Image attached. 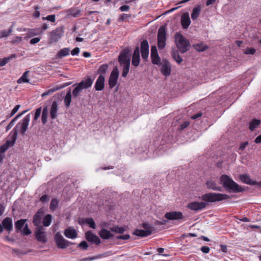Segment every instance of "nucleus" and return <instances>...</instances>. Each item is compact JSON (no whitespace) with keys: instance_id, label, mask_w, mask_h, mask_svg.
Returning <instances> with one entry per match:
<instances>
[{"instance_id":"774afa93","label":"nucleus","mask_w":261,"mask_h":261,"mask_svg":"<svg viewBox=\"0 0 261 261\" xmlns=\"http://www.w3.org/2000/svg\"><path fill=\"white\" fill-rule=\"evenodd\" d=\"M40 40V38H39V37H36V38H32L30 42L31 44H35L38 42H39Z\"/></svg>"},{"instance_id":"b1692460","label":"nucleus","mask_w":261,"mask_h":261,"mask_svg":"<svg viewBox=\"0 0 261 261\" xmlns=\"http://www.w3.org/2000/svg\"><path fill=\"white\" fill-rule=\"evenodd\" d=\"M161 73L166 76L170 75L171 72V67L170 63L168 62H165L161 69Z\"/></svg>"},{"instance_id":"aec40b11","label":"nucleus","mask_w":261,"mask_h":261,"mask_svg":"<svg viewBox=\"0 0 261 261\" xmlns=\"http://www.w3.org/2000/svg\"><path fill=\"white\" fill-rule=\"evenodd\" d=\"M3 228L9 232L13 229L12 219L10 217H6L2 221Z\"/></svg>"},{"instance_id":"f704fd0d","label":"nucleus","mask_w":261,"mask_h":261,"mask_svg":"<svg viewBox=\"0 0 261 261\" xmlns=\"http://www.w3.org/2000/svg\"><path fill=\"white\" fill-rule=\"evenodd\" d=\"M16 57V54H12L8 57H6L3 59H0V67L5 66L7 63L11 61L13 58Z\"/></svg>"},{"instance_id":"09e8293b","label":"nucleus","mask_w":261,"mask_h":261,"mask_svg":"<svg viewBox=\"0 0 261 261\" xmlns=\"http://www.w3.org/2000/svg\"><path fill=\"white\" fill-rule=\"evenodd\" d=\"M89 247V245L87 242L85 241H82L79 244L77 245V247H79L82 249L84 250H86Z\"/></svg>"},{"instance_id":"864d4df0","label":"nucleus","mask_w":261,"mask_h":261,"mask_svg":"<svg viewBox=\"0 0 261 261\" xmlns=\"http://www.w3.org/2000/svg\"><path fill=\"white\" fill-rule=\"evenodd\" d=\"M131 15L128 14H122L120 15L119 20L120 21H123L130 18Z\"/></svg>"},{"instance_id":"5fc2aeb1","label":"nucleus","mask_w":261,"mask_h":261,"mask_svg":"<svg viewBox=\"0 0 261 261\" xmlns=\"http://www.w3.org/2000/svg\"><path fill=\"white\" fill-rule=\"evenodd\" d=\"M41 111H42L41 107H39L36 110L34 118V121L37 120L38 119V118L40 117Z\"/></svg>"},{"instance_id":"1a4fd4ad","label":"nucleus","mask_w":261,"mask_h":261,"mask_svg":"<svg viewBox=\"0 0 261 261\" xmlns=\"http://www.w3.org/2000/svg\"><path fill=\"white\" fill-rule=\"evenodd\" d=\"M55 241L59 248L65 249L70 245L74 243L65 240L60 232H57L55 236Z\"/></svg>"},{"instance_id":"a19ab883","label":"nucleus","mask_w":261,"mask_h":261,"mask_svg":"<svg viewBox=\"0 0 261 261\" xmlns=\"http://www.w3.org/2000/svg\"><path fill=\"white\" fill-rule=\"evenodd\" d=\"M29 71H26L23 73L22 75L18 80L17 83L19 84L22 83H29V80L28 79Z\"/></svg>"},{"instance_id":"4468645a","label":"nucleus","mask_w":261,"mask_h":261,"mask_svg":"<svg viewBox=\"0 0 261 261\" xmlns=\"http://www.w3.org/2000/svg\"><path fill=\"white\" fill-rule=\"evenodd\" d=\"M85 238L87 241L92 243H94L96 245H99L101 243V241L98 237L93 233L90 230H89L85 233Z\"/></svg>"},{"instance_id":"9b49d317","label":"nucleus","mask_w":261,"mask_h":261,"mask_svg":"<svg viewBox=\"0 0 261 261\" xmlns=\"http://www.w3.org/2000/svg\"><path fill=\"white\" fill-rule=\"evenodd\" d=\"M35 237L39 242L45 243L47 241L46 237L44 233V229L42 226H40L36 228Z\"/></svg>"},{"instance_id":"c9c22d12","label":"nucleus","mask_w":261,"mask_h":261,"mask_svg":"<svg viewBox=\"0 0 261 261\" xmlns=\"http://www.w3.org/2000/svg\"><path fill=\"white\" fill-rule=\"evenodd\" d=\"M71 98L72 95L71 93L70 90H69L66 93V95L64 99V102L66 108H69V106H70V103L71 102Z\"/></svg>"},{"instance_id":"e433bc0d","label":"nucleus","mask_w":261,"mask_h":261,"mask_svg":"<svg viewBox=\"0 0 261 261\" xmlns=\"http://www.w3.org/2000/svg\"><path fill=\"white\" fill-rule=\"evenodd\" d=\"M40 34L39 29H30L27 33L25 34L26 36L25 38L26 39L30 38L33 37L34 36Z\"/></svg>"},{"instance_id":"4be33fe9","label":"nucleus","mask_w":261,"mask_h":261,"mask_svg":"<svg viewBox=\"0 0 261 261\" xmlns=\"http://www.w3.org/2000/svg\"><path fill=\"white\" fill-rule=\"evenodd\" d=\"M191 23L190 18L188 13H184L181 18V24L184 29H187Z\"/></svg>"},{"instance_id":"79ce46f5","label":"nucleus","mask_w":261,"mask_h":261,"mask_svg":"<svg viewBox=\"0 0 261 261\" xmlns=\"http://www.w3.org/2000/svg\"><path fill=\"white\" fill-rule=\"evenodd\" d=\"M172 56L176 63L178 64L181 63L183 61L182 58L180 56L178 51H174L172 54Z\"/></svg>"},{"instance_id":"e2e57ef3","label":"nucleus","mask_w":261,"mask_h":261,"mask_svg":"<svg viewBox=\"0 0 261 261\" xmlns=\"http://www.w3.org/2000/svg\"><path fill=\"white\" fill-rule=\"evenodd\" d=\"M80 48L77 47L74 48L73 49H72L71 50V54L72 56L78 55L80 53Z\"/></svg>"},{"instance_id":"f8f14e48","label":"nucleus","mask_w":261,"mask_h":261,"mask_svg":"<svg viewBox=\"0 0 261 261\" xmlns=\"http://www.w3.org/2000/svg\"><path fill=\"white\" fill-rule=\"evenodd\" d=\"M240 179L244 183L253 186L257 185L258 188L261 189V181L252 180L247 174H241L240 175Z\"/></svg>"},{"instance_id":"6e6d98bb","label":"nucleus","mask_w":261,"mask_h":261,"mask_svg":"<svg viewBox=\"0 0 261 261\" xmlns=\"http://www.w3.org/2000/svg\"><path fill=\"white\" fill-rule=\"evenodd\" d=\"M112 254V253L111 251H107L102 254H100L97 255L95 256V257H96V259H98L99 258L107 257V256L111 255Z\"/></svg>"},{"instance_id":"423d86ee","label":"nucleus","mask_w":261,"mask_h":261,"mask_svg":"<svg viewBox=\"0 0 261 261\" xmlns=\"http://www.w3.org/2000/svg\"><path fill=\"white\" fill-rule=\"evenodd\" d=\"M175 40L176 46L181 54H184L189 50L190 46V42L181 34L176 33Z\"/></svg>"},{"instance_id":"2f4dec72","label":"nucleus","mask_w":261,"mask_h":261,"mask_svg":"<svg viewBox=\"0 0 261 261\" xmlns=\"http://www.w3.org/2000/svg\"><path fill=\"white\" fill-rule=\"evenodd\" d=\"M25 219H20L15 222V226L17 232L22 230L23 227L25 225Z\"/></svg>"},{"instance_id":"f257e3e1","label":"nucleus","mask_w":261,"mask_h":261,"mask_svg":"<svg viewBox=\"0 0 261 261\" xmlns=\"http://www.w3.org/2000/svg\"><path fill=\"white\" fill-rule=\"evenodd\" d=\"M229 196L225 194L208 193L202 195L201 199L203 202H192L188 204V208L189 209L198 211L205 208L208 202H215L227 199Z\"/></svg>"},{"instance_id":"338daca9","label":"nucleus","mask_w":261,"mask_h":261,"mask_svg":"<svg viewBox=\"0 0 261 261\" xmlns=\"http://www.w3.org/2000/svg\"><path fill=\"white\" fill-rule=\"evenodd\" d=\"M200 250L204 253H208L210 251V248L208 246H203L201 247Z\"/></svg>"},{"instance_id":"ea45409f","label":"nucleus","mask_w":261,"mask_h":261,"mask_svg":"<svg viewBox=\"0 0 261 261\" xmlns=\"http://www.w3.org/2000/svg\"><path fill=\"white\" fill-rule=\"evenodd\" d=\"M52 220V216L50 214H47L43 219V225L45 227L49 226Z\"/></svg>"},{"instance_id":"6e6552de","label":"nucleus","mask_w":261,"mask_h":261,"mask_svg":"<svg viewBox=\"0 0 261 261\" xmlns=\"http://www.w3.org/2000/svg\"><path fill=\"white\" fill-rule=\"evenodd\" d=\"M64 33V28L63 27H60L56 28L50 33L48 43L52 44L57 42L63 36Z\"/></svg>"},{"instance_id":"49530a36","label":"nucleus","mask_w":261,"mask_h":261,"mask_svg":"<svg viewBox=\"0 0 261 261\" xmlns=\"http://www.w3.org/2000/svg\"><path fill=\"white\" fill-rule=\"evenodd\" d=\"M59 90V88H57V86L53 88H51V89H48L47 91H46V92H44L42 94V97H44L47 95H50V94H51L52 93L57 91Z\"/></svg>"},{"instance_id":"72a5a7b5","label":"nucleus","mask_w":261,"mask_h":261,"mask_svg":"<svg viewBox=\"0 0 261 261\" xmlns=\"http://www.w3.org/2000/svg\"><path fill=\"white\" fill-rule=\"evenodd\" d=\"M73 86H75V88L72 91V96L74 98L80 95L81 93L84 89L82 88L79 85H78V84H75L73 85Z\"/></svg>"},{"instance_id":"412c9836","label":"nucleus","mask_w":261,"mask_h":261,"mask_svg":"<svg viewBox=\"0 0 261 261\" xmlns=\"http://www.w3.org/2000/svg\"><path fill=\"white\" fill-rule=\"evenodd\" d=\"M205 185L208 189L218 191H222V188L218 186L216 182L213 179L207 180L205 182Z\"/></svg>"},{"instance_id":"7c9ffc66","label":"nucleus","mask_w":261,"mask_h":261,"mask_svg":"<svg viewBox=\"0 0 261 261\" xmlns=\"http://www.w3.org/2000/svg\"><path fill=\"white\" fill-rule=\"evenodd\" d=\"M28 111V110H25L24 111H23L22 112H21V113L17 115L9 123V124L6 127V132H8L9 129H10L14 125V123L16 122V121L20 117H21L22 115H23L24 113H25L27 112Z\"/></svg>"},{"instance_id":"dca6fc26","label":"nucleus","mask_w":261,"mask_h":261,"mask_svg":"<svg viewBox=\"0 0 261 261\" xmlns=\"http://www.w3.org/2000/svg\"><path fill=\"white\" fill-rule=\"evenodd\" d=\"M58 110L59 106L58 101L54 100L53 101L49 109V116L52 120L57 118Z\"/></svg>"},{"instance_id":"cd10ccee","label":"nucleus","mask_w":261,"mask_h":261,"mask_svg":"<svg viewBox=\"0 0 261 261\" xmlns=\"http://www.w3.org/2000/svg\"><path fill=\"white\" fill-rule=\"evenodd\" d=\"M48 116V106L45 105L44 106L41 115V121L43 124H45L47 122V118Z\"/></svg>"},{"instance_id":"f03ea898","label":"nucleus","mask_w":261,"mask_h":261,"mask_svg":"<svg viewBox=\"0 0 261 261\" xmlns=\"http://www.w3.org/2000/svg\"><path fill=\"white\" fill-rule=\"evenodd\" d=\"M30 121V114H29L21 121L19 122L10 132L9 136H11V140H8L5 143V145L8 146L9 148L10 147L14 146L15 141L17 139L18 134V127L20 126V133L23 136L28 128L29 122Z\"/></svg>"},{"instance_id":"ddd939ff","label":"nucleus","mask_w":261,"mask_h":261,"mask_svg":"<svg viewBox=\"0 0 261 261\" xmlns=\"http://www.w3.org/2000/svg\"><path fill=\"white\" fill-rule=\"evenodd\" d=\"M165 217L169 220H176L182 219L184 216L181 212L172 211L166 213L165 215Z\"/></svg>"},{"instance_id":"603ef678","label":"nucleus","mask_w":261,"mask_h":261,"mask_svg":"<svg viewBox=\"0 0 261 261\" xmlns=\"http://www.w3.org/2000/svg\"><path fill=\"white\" fill-rule=\"evenodd\" d=\"M31 233V231L28 227V225L27 224H25L23 230L22 231V234L24 236H28Z\"/></svg>"},{"instance_id":"de8ad7c7","label":"nucleus","mask_w":261,"mask_h":261,"mask_svg":"<svg viewBox=\"0 0 261 261\" xmlns=\"http://www.w3.org/2000/svg\"><path fill=\"white\" fill-rule=\"evenodd\" d=\"M81 10L79 9H71L70 10V15L74 17H77L80 15Z\"/></svg>"},{"instance_id":"7ed1b4c3","label":"nucleus","mask_w":261,"mask_h":261,"mask_svg":"<svg viewBox=\"0 0 261 261\" xmlns=\"http://www.w3.org/2000/svg\"><path fill=\"white\" fill-rule=\"evenodd\" d=\"M149 45L147 40H143L140 44V50L138 46H136L134 50L132 57V65L135 67L139 66L140 61V53L141 54L142 59L144 62L148 60L149 56Z\"/></svg>"},{"instance_id":"39448f33","label":"nucleus","mask_w":261,"mask_h":261,"mask_svg":"<svg viewBox=\"0 0 261 261\" xmlns=\"http://www.w3.org/2000/svg\"><path fill=\"white\" fill-rule=\"evenodd\" d=\"M130 57L129 51L127 49H123L120 54L118 57V62L123 67L122 76L126 77L129 72L130 66Z\"/></svg>"},{"instance_id":"a878e982","label":"nucleus","mask_w":261,"mask_h":261,"mask_svg":"<svg viewBox=\"0 0 261 261\" xmlns=\"http://www.w3.org/2000/svg\"><path fill=\"white\" fill-rule=\"evenodd\" d=\"M70 50L69 47H65L60 50L56 56V59H62L69 55Z\"/></svg>"},{"instance_id":"bf43d9fd","label":"nucleus","mask_w":261,"mask_h":261,"mask_svg":"<svg viewBox=\"0 0 261 261\" xmlns=\"http://www.w3.org/2000/svg\"><path fill=\"white\" fill-rule=\"evenodd\" d=\"M130 238V236L128 234H126L124 235H120L116 237L117 239H121L124 240H128Z\"/></svg>"},{"instance_id":"5701e85b","label":"nucleus","mask_w":261,"mask_h":261,"mask_svg":"<svg viewBox=\"0 0 261 261\" xmlns=\"http://www.w3.org/2000/svg\"><path fill=\"white\" fill-rule=\"evenodd\" d=\"M64 235L68 238L74 239L77 236V233L75 229L68 227L64 230Z\"/></svg>"},{"instance_id":"37998d69","label":"nucleus","mask_w":261,"mask_h":261,"mask_svg":"<svg viewBox=\"0 0 261 261\" xmlns=\"http://www.w3.org/2000/svg\"><path fill=\"white\" fill-rule=\"evenodd\" d=\"M110 229L112 232H115L120 234L123 233L125 231L124 227H119L118 225H114L113 227L110 228Z\"/></svg>"},{"instance_id":"8fccbe9b","label":"nucleus","mask_w":261,"mask_h":261,"mask_svg":"<svg viewBox=\"0 0 261 261\" xmlns=\"http://www.w3.org/2000/svg\"><path fill=\"white\" fill-rule=\"evenodd\" d=\"M42 19L43 20H47L52 22H54L56 20V16L55 14L49 15L46 17H43Z\"/></svg>"},{"instance_id":"c03bdc74","label":"nucleus","mask_w":261,"mask_h":261,"mask_svg":"<svg viewBox=\"0 0 261 261\" xmlns=\"http://www.w3.org/2000/svg\"><path fill=\"white\" fill-rule=\"evenodd\" d=\"M12 32V26L8 30H4L0 31V38L8 37Z\"/></svg>"},{"instance_id":"c756f323","label":"nucleus","mask_w":261,"mask_h":261,"mask_svg":"<svg viewBox=\"0 0 261 261\" xmlns=\"http://www.w3.org/2000/svg\"><path fill=\"white\" fill-rule=\"evenodd\" d=\"M201 11V5H197L196 7H195L192 12L191 13V18L193 20H196L199 17L200 12Z\"/></svg>"},{"instance_id":"0e129e2a","label":"nucleus","mask_w":261,"mask_h":261,"mask_svg":"<svg viewBox=\"0 0 261 261\" xmlns=\"http://www.w3.org/2000/svg\"><path fill=\"white\" fill-rule=\"evenodd\" d=\"M40 200L42 202H47L49 200V196L47 195H43L40 197Z\"/></svg>"},{"instance_id":"69168bd1","label":"nucleus","mask_w":261,"mask_h":261,"mask_svg":"<svg viewBox=\"0 0 261 261\" xmlns=\"http://www.w3.org/2000/svg\"><path fill=\"white\" fill-rule=\"evenodd\" d=\"M8 149V146L4 143L0 147V153L3 154Z\"/></svg>"},{"instance_id":"3c124183","label":"nucleus","mask_w":261,"mask_h":261,"mask_svg":"<svg viewBox=\"0 0 261 261\" xmlns=\"http://www.w3.org/2000/svg\"><path fill=\"white\" fill-rule=\"evenodd\" d=\"M40 7L39 6H34V9L35 10V12H34L33 14V16L35 18H38L40 17V12L39 11V10L40 9Z\"/></svg>"},{"instance_id":"6ab92c4d","label":"nucleus","mask_w":261,"mask_h":261,"mask_svg":"<svg viewBox=\"0 0 261 261\" xmlns=\"http://www.w3.org/2000/svg\"><path fill=\"white\" fill-rule=\"evenodd\" d=\"M105 78L104 75H99L98 77L94 86L96 91H101L105 87Z\"/></svg>"},{"instance_id":"58836bf2","label":"nucleus","mask_w":261,"mask_h":261,"mask_svg":"<svg viewBox=\"0 0 261 261\" xmlns=\"http://www.w3.org/2000/svg\"><path fill=\"white\" fill-rule=\"evenodd\" d=\"M260 120L258 119H253L249 124V128L250 130L253 131L260 124Z\"/></svg>"},{"instance_id":"bb28decb","label":"nucleus","mask_w":261,"mask_h":261,"mask_svg":"<svg viewBox=\"0 0 261 261\" xmlns=\"http://www.w3.org/2000/svg\"><path fill=\"white\" fill-rule=\"evenodd\" d=\"M133 234L141 237H146L150 236L151 234V231L150 230H141L137 229L133 232Z\"/></svg>"},{"instance_id":"c85d7f7f","label":"nucleus","mask_w":261,"mask_h":261,"mask_svg":"<svg viewBox=\"0 0 261 261\" xmlns=\"http://www.w3.org/2000/svg\"><path fill=\"white\" fill-rule=\"evenodd\" d=\"M99 236L103 239H109L113 237V235L105 228H102L99 232Z\"/></svg>"},{"instance_id":"4d7b16f0","label":"nucleus","mask_w":261,"mask_h":261,"mask_svg":"<svg viewBox=\"0 0 261 261\" xmlns=\"http://www.w3.org/2000/svg\"><path fill=\"white\" fill-rule=\"evenodd\" d=\"M255 53V49L253 47L247 48L244 51L246 55H253Z\"/></svg>"},{"instance_id":"13d9d810","label":"nucleus","mask_w":261,"mask_h":261,"mask_svg":"<svg viewBox=\"0 0 261 261\" xmlns=\"http://www.w3.org/2000/svg\"><path fill=\"white\" fill-rule=\"evenodd\" d=\"M142 227L145 230H150L151 232L152 231V227L151 226V225L147 223H143L142 225Z\"/></svg>"},{"instance_id":"a211bd4d","label":"nucleus","mask_w":261,"mask_h":261,"mask_svg":"<svg viewBox=\"0 0 261 261\" xmlns=\"http://www.w3.org/2000/svg\"><path fill=\"white\" fill-rule=\"evenodd\" d=\"M94 80V77L90 76H87L84 80H82L80 83H77L82 88L84 89H88L91 87Z\"/></svg>"},{"instance_id":"a18cd8bd","label":"nucleus","mask_w":261,"mask_h":261,"mask_svg":"<svg viewBox=\"0 0 261 261\" xmlns=\"http://www.w3.org/2000/svg\"><path fill=\"white\" fill-rule=\"evenodd\" d=\"M59 204V200H57L56 198H54L51 200L50 203V210L51 211H55L57 208L58 207Z\"/></svg>"},{"instance_id":"f3484780","label":"nucleus","mask_w":261,"mask_h":261,"mask_svg":"<svg viewBox=\"0 0 261 261\" xmlns=\"http://www.w3.org/2000/svg\"><path fill=\"white\" fill-rule=\"evenodd\" d=\"M44 215V210L42 208L39 209L34 215L33 219V223L37 227L40 226L41 220Z\"/></svg>"},{"instance_id":"680f3d73","label":"nucleus","mask_w":261,"mask_h":261,"mask_svg":"<svg viewBox=\"0 0 261 261\" xmlns=\"http://www.w3.org/2000/svg\"><path fill=\"white\" fill-rule=\"evenodd\" d=\"M189 124L190 123H189V122L188 121L184 122V123H182V124H181L179 125V130H183L184 129H185V128L188 127L189 126Z\"/></svg>"},{"instance_id":"4c0bfd02","label":"nucleus","mask_w":261,"mask_h":261,"mask_svg":"<svg viewBox=\"0 0 261 261\" xmlns=\"http://www.w3.org/2000/svg\"><path fill=\"white\" fill-rule=\"evenodd\" d=\"M108 67H109L108 64H102L101 65H100L99 67V68L97 71V73L99 74L100 75H104L107 72L108 70Z\"/></svg>"},{"instance_id":"052dcab7","label":"nucleus","mask_w":261,"mask_h":261,"mask_svg":"<svg viewBox=\"0 0 261 261\" xmlns=\"http://www.w3.org/2000/svg\"><path fill=\"white\" fill-rule=\"evenodd\" d=\"M248 144L249 143H248V141H246V142L241 143L240 145L239 146V149L241 151H243L245 149L246 146L248 145Z\"/></svg>"},{"instance_id":"0eeeda50","label":"nucleus","mask_w":261,"mask_h":261,"mask_svg":"<svg viewBox=\"0 0 261 261\" xmlns=\"http://www.w3.org/2000/svg\"><path fill=\"white\" fill-rule=\"evenodd\" d=\"M158 46L159 49H163L166 45V32L165 26L160 27L158 33Z\"/></svg>"},{"instance_id":"9d476101","label":"nucleus","mask_w":261,"mask_h":261,"mask_svg":"<svg viewBox=\"0 0 261 261\" xmlns=\"http://www.w3.org/2000/svg\"><path fill=\"white\" fill-rule=\"evenodd\" d=\"M119 71L117 68L115 67L112 71L108 81L109 88L110 89L114 88L116 86L117 83Z\"/></svg>"},{"instance_id":"2eb2a0df","label":"nucleus","mask_w":261,"mask_h":261,"mask_svg":"<svg viewBox=\"0 0 261 261\" xmlns=\"http://www.w3.org/2000/svg\"><path fill=\"white\" fill-rule=\"evenodd\" d=\"M150 57L151 59V62L153 64H159V63H160L161 59L159 56L156 47L155 45L151 46Z\"/></svg>"},{"instance_id":"20e7f679","label":"nucleus","mask_w":261,"mask_h":261,"mask_svg":"<svg viewBox=\"0 0 261 261\" xmlns=\"http://www.w3.org/2000/svg\"><path fill=\"white\" fill-rule=\"evenodd\" d=\"M220 183L226 190L230 192H241L244 190V189L240 186L234 182L229 176L226 174L222 175L220 178Z\"/></svg>"},{"instance_id":"393cba45","label":"nucleus","mask_w":261,"mask_h":261,"mask_svg":"<svg viewBox=\"0 0 261 261\" xmlns=\"http://www.w3.org/2000/svg\"><path fill=\"white\" fill-rule=\"evenodd\" d=\"M79 223L80 224H88L89 227L95 229L96 227V224L93 219L92 218H88L85 219H81L79 221Z\"/></svg>"},{"instance_id":"473e14b6","label":"nucleus","mask_w":261,"mask_h":261,"mask_svg":"<svg viewBox=\"0 0 261 261\" xmlns=\"http://www.w3.org/2000/svg\"><path fill=\"white\" fill-rule=\"evenodd\" d=\"M193 47L198 51H203L208 48L206 45L204 44L202 42L194 44Z\"/></svg>"}]
</instances>
